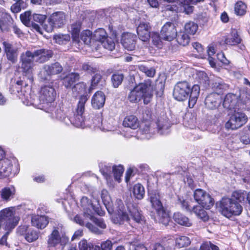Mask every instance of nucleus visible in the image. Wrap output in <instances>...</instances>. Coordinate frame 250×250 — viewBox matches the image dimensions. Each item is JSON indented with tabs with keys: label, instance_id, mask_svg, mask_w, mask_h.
Instances as JSON below:
<instances>
[{
	"label": "nucleus",
	"instance_id": "nucleus-1",
	"mask_svg": "<svg viewBox=\"0 0 250 250\" xmlns=\"http://www.w3.org/2000/svg\"><path fill=\"white\" fill-rule=\"evenodd\" d=\"M87 100L88 97L86 96L80 98L76 109V114L74 113L70 117H65L61 108H56L52 105L44 110L50 113L52 118L63 122L66 125L72 124L77 127H84L91 125L83 116L84 105Z\"/></svg>",
	"mask_w": 250,
	"mask_h": 250
},
{
	"label": "nucleus",
	"instance_id": "nucleus-2",
	"mask_svg": "<svg viewBox=\"0 0 250 250\" xmlns=\"http://www.w3.org/2000/svg\"><path fill=\"white\" fill-rule=\"evenodd\" d=\"M189 93L188 106L192 108L196 104L199 95V86L194 84L191 88L190 85L186 81L178 82L174 86L173 95L177 101H182L187 99Z\"/></svg>",
	"mask_w": 250,
	"mask_h": 250
},
{
	"label": "nucleus",
	"instance_id": "nucleus-3",
	"mask_svg": "<svg viewBox=\"0 0 250 250\" xmlns=\"http://www.w3.org/2000/svg\"><path fill=\"white\" fill-rule=\"evenodd\" d=\"M81 206L83 209V213L82 215H77L74 218V221L76 223L81 226L85 225L91 232L100 234L103 231L98 229L96 227L89 222H87L88 218H91V215L93 213V211L97 212L100 215H103V213L99 212V208H95L91 201L86 197H83L81 200Z\"/></svg>",
	"mask_w": 250,
	"mask_h": 250
},
{
	"label": "nucleus",
	"instance_id": "nucleus-4",
	"mask_svg": "<svg viewBox=\"0 0 250 250\" xmlns=\"http://www.w3.org/2000/svg\"><path fill=\"white\" fill-rule=\"evenodd\" d=\"M153 97V87L150 80L139 83L130 90L127 99L131 103H138L143 100L144 103L147 104Z\"/></svg>",
	"mask_w": 250,
	"mask_h": 250
},
{
	"label": "nucleus",
	"instance_id": "nucleus-5",
	"mask_svg": "<svg viewBox=\"0 0 250 250\" xmlns=\"http://www.w3.org/2000/svg\"><path fill=\"white\" fill-rule=\"evenodd\" d=\"M148 194L152 207L156 211V215L154 216L155 221L165 226L167 225L170 220V217L163 206L159 193L157 191H151L149 192Z\"/></svg>",
	"mask_w": 250,
	"mask_h": 250
},
{
	"label": "nucleus",
	"instance_id": "nucleus-6",
	"mask_svg": "<svg viewBox=\"0 0 250 250\" xmlns=\"http://www.w3.org/2000/svg\"><path fill=\"white\" fill-rule=\"evenodd\" d=\"M218 209L223 215L228 218L239 215L243 210L242 206L230 198H223L218 203Z\"/></svg>",
	"mask_w": 250,
	"mask_h": 250
},
{
	"label": "nucleus",
	"instance_id": "nucleus-7",
	"mask_svg": "<svg viewBox=\"0 0 250 250\" xmlns=\"http://www.w3.org/2000/svg\"><path fill=\"white\" fill-rule=\"evenodd\" d=\"M69 241L68 237L62 225L53 227L51 233L48 236L47 244L49 248H55L61 245L63 248Z\"/></svg>",
	"mask_w": 250,
	"mask_h": 250
},
{
	"label": "nucleus",
	"instance_id": "nucleus-8",
	"mask_svg": "<svg viewBox=\"0 0 250 250\" xmlns=\"http://www.w3.org/2000/svg\"><path fill=\"white\" fill-rule=\"evenodd\" d=\"M20 221V217L16 215L15 208H5L0 211V224L5 230L10 231L15 228Z\"/></svg>",
	"mask_w": 250,
	"mask_h": 250
},
{
	"label": "nucleus",
	"instance_id": "nucleus-9",
	"mask_svg": "<svg viewBox=\"0 0 250 250\" xmlns=\"http://www.w3.org/2000/svg\"><path fill=\"white\" fill-rule=\"evenodd\" d=\"M56 93L52 86H44L41 88L39 100L40 103L38 108L42 110H46L55 100Z\"/></svg>",
	"mask_w": 250,
	"mask_h": 250
},
{
	"label": "nucleus",
	"instance_id": "nucleus-10",
	"mask_svg": "<svg viewBox=\"0 0 250 250\" xmlns=\"http://www.w3.org/2000/svg\"><path fill=\"white\" fill-rule=\"evenodd\" d=\"M248 121V118L245 113L234 111L225 124V127L228 129L236 130L243 126Z\"/></svg>",
	"mask_w": 250,
	"mask_h": 250
},
{
	"label": "nucleus",
	"instance_id": "nucleus-11",
	"mask_svg": "<svg viewBox=\"0 0 250 250\" xmlns=\"http://www.w3.org/2000/svg\"><path fill=\"white\" fill-rule=\"evenodd\" d=\"M115 212V216L113 217L114 223L123 224L125 222L130 224V217L127 213L123 201L120 199H117L113 208Z\"/></svg>",
	"mask_w": 250,
	"mask_h": 250
},
{
	"label": "nucleus",
	"instance_id": "nucleus-12",
	"mask_svg": "<svg viewBox=\"0 0 250 250\" xmlns=\"http://www.w3.org/2000/svg\"><path fill=\"white\" fill-rule=\"evenodd\" d=\"M48 24L44 23L43 29L47 32H51L54 28H59L62 26L65 22V16L62 12L53 13L49 17Z\"/></svg>",
	"mask_w": 250,
	"mask_h": 250
},
{
	"label": "nucleus",
	"instance_id": "nucleus-13",
	"mask_svg": "<svg viewBox=\"0 0 250 250\" xmlns=\"http://www.w3.org/2000/svg\"><path fill=\"white\" fill-rule=\"evenodd\" d=\"M62 71V65L58 62L44 65L41 69L39 76L43 81L48 80L50 76L60 73Z\"/></svg>",
	"mask_w": 250,
	"mask_h": 250
},
{
	"label": "nucleus",
	"instance_id": "nucleus-14",
	"mask_svg": "<svg viewBox=\"0 0 250 250\" xmlns=\"http://www.w3.org/2000/svg\"><path fill=\"white\" fill-rule=\"evenodd\" d=\"M193 196L195 200L206 209H209L213 205V200L210 195L202 189H196Z\"/></svg>",
	"mask_w": 250,
	"mask_h": 250
},
{
	"label": "nucleus",
	"instance_id": "nucleus-15",
	"mask_svg": "<svg viewBox=\"0 0 250 250\" xmlns=\"http://www.w3.org/2000/svg\"><path fill=\"white\" fill-rule=\"evenodd\" d=\"M18 233L24 235L25 239L31 243L36 241L39 236V232L32 229L29 226L21 225L17 229Z\"/></svg>",
	"mask_w": 250,
	"mask_h": 250
},
{
	"label": "nucleus",
	"instance_id": "nucleus-16",
	"mask_svg": "<svg viewBox=\"0 0 250 250\" xmlns=\"http://www.w3.org/2000/svg\"><path fill=\"white\" fill-rule=\"evenodd\" d=\"M161 36L162 40L170 42L177 36V32L174 24L167 22L162 27Z\"/></svg>",
	"mask_w": 250,
	"mask_h": 250
},
{
	"label": "nucleus",
	"instance_id": "nucleus-17",
	"mask_svg": "<svg viewBox=\"0 0 250 250\" xmlns=\"http://www.w3.org/2000/svg\"><path fill=\"white\" fill-rule=\"evenodd\" d=\"M222 102L221 95L216 93H212L206 97L205 104L207 108L211 110L218 108Z\"/></svg>",
	"mask_w": 250,
	"mask_h": 250
},
{
	"label": "nucleus",
	"instance_id": "nucleus-18",
	"mask_svg": "<svg viewBox=\"0 0 250 250\" xmlns=\"http://www.w3.org/2000/svg\"><path fill=\"white\" fill-rule=\"evenodd\" d=\"M136 40L137 37L135 35L130 33H125L122 35L121 43L125 49L132 51L135 48Z\"/></svg>",
	"mask_w": 250,
	"mask_h": 250
},
{
	"label": "nucleus",
	"instance_id": "nucleus-19",
	"mask_svg": "<svg viewBox=\"0 0 250 250\" xmlns=\"http://www.w3.org/2000/svg\"><path fill=\"white\" fill-rule=\"evenodd\" d=\"M139 39L143 42H147L150 37V26L148 22H142L137 28Z\"/></svg>",
	"mask_w": 250,
	"mask_h": 250
},
{
	"label": "nucleus",
	"instance_id": "nucleus-20",
	"mask_svg": "<svg viewBox=\"0 0 250 250\" xmlns=\"http://www.w3.org/2000/svg\"><path fill=\"white\" fill-rule=\"evenodd\" d=\"M16 194V189L13 186L5 187L0 190V201L8 202L12 200Z\"/></svg>",
	"mask_w": 250,
	"mask_h": 250
},
{
	"label": "nucleus",
	"instance_id": "nucleus-21",
	"mask_svg": "<svg viewBox=\"0 0 250 250\" xmlns=\"http://www.w3.org/2000/svg\"><path fill=\"white\" fill-rule=\"evenodd\" d=\"M3 45L7 59L12 63L16 62L18 57V49L7 42H4Z\"/></svg>",
	"mask_w": 250,
	"mask_h": 250
},
{
	"label": "nucleus",
	"instance_id": "nucleus-22",
	"mask_svg": "<svg viewBox=\"0 0 250 250\" xmlns=\"http://www.w3.org/2000/svg\"><path fill=\"white\" fill-rule=\"evenodd\" d=\"M33 54L36 61L42 63L47 61L51 58L53 52L51 50L42 48L35 50Z\"/></svg>",
	"mask_w": 250,
	"mask_h": 250
},
{
	"label": "nucleus",
	"instance_id": "nucleus-23",
	"mask_svg": "<svg viewBox=\"0 0 250 250\" xmlns=\"http://www.w3.org/2000/svg\"><path fill=\"white\" fill-rule=\"evenodd\" d=\"M12 161L8 159L0 160V177L3 178L8 176L11 173Z\"/></svg>",
	"mask_w": 250,
	"mask_h": 250
},
{
	"label": "nucleus",
	"instance_id": "nucleus-24",
	"mask_svg": "<svg viewBox=\"0 0 250 250\" xmlns=\"http://www.w3.org/2000/svg\"><path fill=\"white\" fill-rule=\"evenodd\" d=\"M224 38V43L229 45H237L241 41L237 31L235 29H231L230 33Z\"/></svg>",
	"mask_w": 250,
	"mask_h": 250
},
{
	"label": "nucleus",
	"instance_id": "nucleus-25",
	"mask_svg": "<svg viewBox=\"0 0 250 250\" xmlns=\"http://www.w3.org/2000/svg\"><path fill=\"white\" fill-rule=\"evenodd\" d=\"M48 222V218L44 215H35L31 218L32 226L41 229L45 228Z\"/></svg>",
	"mask_w": 250,
	"mask_h": 250
},
{
	"label": "nucleus",
	"instance_id": "nucleus-26",
	"mask_svg": "<svg viewBox=\"0 0 250 250\" xmlns=\"http://www.w3.org/2000/svg\"><path fill=\"white\" fill-rule=\"evenodd\" d=\"M105 100V97L104 93L100 91H97L92 98V105L95 109H100L104 106Z\"/></svg>",
	"mask_w": 250,
	"mask_h": 250
},
{
	"label": "nucleus",
	"instance_id": "nucleus-27",
	"mask_svg": "<svg viewBox=\"0 0 250 250\" xmlns=\"http://www.w3.org/2000/svg\"><path fill=\"white\" fill-rule=\"evenodd\" d=\"M30 16L31 14L29 12H25L24 13L21 14L20 16V19L21 22L27 26H32L36 31L42 34L41 28L40 26L35 23L30 22Z\"/></svg>",
	"mask_w": 250,
	"mask_h": 250
},
{
	"label": "nucleus",
	"instance_id": "nucleus-28",
	"mask_svg": "<svg viewBox=\"0 0 250 250\" xmlns=\"http://www.w3.org/2000/svg\"><path fill=\"white\" fill-rule=\"evenodd\" d=\"M81 22L77 21L71 25L70 32L72 38L75 42L79 44L80 42V32L81 30Z\"/></svg>",
	"mask_w": 250,
	"mask_h": 250
},
{
	"label": "nucleus",
	"instance_id": "nucleus-29",
	"mask_svg": "<svg viewBox=\"0 0 250 250\" xmlns=\"http://www.w3.org/2000/svg\"><path fill=\"white\" fill-rule=\"evenodd\" d=\"M212 88L214 93L219 94L223 93L229 88L228 84H226L220 78L216 79L212 84Z\"/></svg>",
	"mask_w": 250,
	"mask_h": 250
},
{
	"label": "nucleus",
	"instance_id": "nucleus-30",
	"mask_svg": "<svg viewBox=\"0 0 250 250\" xmlns=\"http://www.w3.org/2000/svg\"><path fill=\"white\" fill-rule=\"evenodd\" d=\"M123 125L125 127L135 129L139 126V124L138 120L136 116L129 115L125 118Z\"/></svg>",
	"mask_w": 250,
	"mask_h": 250
},
{
	"label": "nucleus",
	"instance_id": "nucleus-31",
	"mask_svg": "<svg viewBox=\"0 0 250 250\" xmlns=\"http://www.w3.org/2000/svg\"><path fill=\"white\" fill-rule=\"evenodd\" d=\"M237 99L236 95L231 93L227 94L223 102L224 106L229 109L234 108L236 106Z\"/></svg>",
	"mask_w": 250,
	"mask_h": 250
},
{
	"label": "nucleus",
	"instance_id": "nucleus-32",
	"mask_svg": "<svg viewBox=\"0 0 250 250\" xmlns=\"http://www.w3.org/2000/svg\"><path fill=\"white\" fill-rule=\"evenodd\" d=\"M173 219L177 223L182 226L188 227L192 225L191 222L187 217L179 212L174 213Z\"/></svg>",
	"mask_w": 250,
	"mask_h": 250
},
{
	"label": "nucleus",
	"instance_id": "nucleus-33",
	"mask_svg": "<svg viewBox=\"0 0 250 250\" xmlns=\"http://www.w3.org/2000/svg\"><path fill=\"white\" fill-rule=\"evenodd\" d=\"M154 132V131H152L150 126L146 125L143 129H140L137 131L136 137L138 139H148Z\"/></svg>",
	"mask_w": 250,
	"mask_h": 250
},
{
	"label": "nucleus",
	"instance_id": "nucleus-34",
	"mask_svg": "<svg viewBox=\"0 0 250 250\" xmlns=\"http://www.w3.org/2000/svg\"><path fill=\"white\" fill-rule=\"evenodd\" d=\"M194 78L198 83L205 86L209 84V78L208 75L204 71H196Z\"/></svg>",
	"mask_w": 250,
	"mask_h": 250
},
{
	"label": "nucleus",
	"instance_id": "nucleus-35",
	"mask_svg": "<svg viewBox=\"0 0 250 250\" xmlns=\"http://www.w3.org/2000/svg\"><path fill=\"white\" fill-rule=\"evenodd\" d=\"M86 89V85L83 82L75 84L72 88V90L75 96L77 94H83L80 98L83 96H86L88 99L89 97L87 94H85Z\"/></svg>",
	"mask_w": 250,
	"mask_h": 250
},
{
	"label": "nucleus",
	"instance_id": "nucleus-36",
	"mask_svg": "<svg viewBox=\"0 0 250 250\" xmlns=\"http://www.w3.org/2000/svg\"><path fill=\"white\" fill-rule=\"evenodd\" d=\"M79 79V75L77 73H71L63 79V84L65 87L71 88L73 83Z\"/></svg>",
	"mask_w": 250,
	"mask_h": 250
},
{
	"label": "nucleus",
	"instance_id": "nucleus-37",
	"mask_svg": "<svg viewBox=\"0 0 250 250\" xmlns=\"http://www.w3.org/2000/svg\"><path fill=\"white\" fill-rule=\"evenodd\" d=\"M100 171L106 179L107 184H108L110 187H113L114 184L111 176V167L105 166L104 167L101 168Z\"/></svg>",
	"mask_w": 250,
	"mask_h": 250
},
{
	"label": "nucleus",
	"instance_id": "nucleus-38",
	"mask_svg": "<svg viewBox=\"0 0 250 250\" xmlns=\"http://www.w3.org/2000/svg\"><path fill=\"white\" fill-rule=\"evenodd\" d=\"M203 208L201 206H196L193 207L191 211L204 221H207L208 219V216Z\"/></svg>",
	"mask_w": 250,
	"mask_h": 250
},
{
	"label": "nucleus",
	"instance_id": "nucleus-39",
	"mask_svg": "<svg viewBox=\"0 0 250 250\" xmlns=\"http://www.w3.org/2000/svg\"><path fill=\"white\" fill-rule=\"evenodd\" d=\"M248 193L245 191L238 190L233 192L232 197L233 200H236L241 203H245L247 201Z\"/></svg>",
	"mask_w": 250,
	"mask_h": 250
},
{
	"label": "nucleus",
	"instance_id": "nucleus-40",
	"mask_svg": "<svg viewBox=\"0 0 250 250\" xmlns=\"http://www.w3.org/2000/svg\"><path fill=\"white\" fill-rule=\"evenodd\" d=\"M93 39L102 42L107 37V33L103 28H99L92 34Z\"/></svg>",
	"mask_w": 250,
	"mask_h": 250
},
{
	"label": "nucleus",
	"instance_id": "nucleus-41",
	"mask_svg": "<svg viewBox=\"0 0 250 250\" xmlns=\"http://www.w3.org/2000/svg\"><path fill=\"white\" fill-rule=\"evenodd\" d=\"M145 189L140 184H136L133 187V193L136 198L141 200L143 198L145 195Z\"/></svg>",
	"mask_w": 250,
	"mask_h": 250
},
{
	"label": "nucleus",
	"instance_id": "nucleus-42",
	"mask_svg": "<svg viewBox=\"0 0 250 250\" xmlns=\"http://www.w3.org/2000/svg\"><path fill=\"white\" fill-rule=\"evenodd\" d=\"M175 240L176 245L179 248L186 247L190 244V239L186 236L177 235Z\"/></svg>",
	"mask_w": 250,
	"mask_h": 250
},
{
	"label": "nucleus",
	"instance_id": "nucleus-43",
	"mask_svg": "<svg viewBox=\"0 0 250 250\" xmlns=\"http://www.w3.org/2000/svg\"><path fill=\"white\" fill-rule=\"evenodd\" d=\"M34 59L33 53L30 51H27L21 55L20 62H21L34 63Z\"/></svg>",
	"mask_w": 250,
	"mask_h": 250
},
{
	"label": "nucleus",
	"instance_id": "nucleus-44",
	"mask_svg": "<svg viewBox=\"0 0 250 250\" xmlns=\"http://www.w3.org/2000/svg\"><path fill=\"white\" fill-rule=\"evenodd\" d=\"M101 198L104 206L107 210H108L109 208L112 206V201L107 190L103 189L102 190Z\"/></svg>",
	"mask_w": 250,
	"mask_h": 250
},
{
	"label": "nucleus",
	"instance_id": "nucleus-45",
	"mask_svg": "<svg viewBox=\"0 0 250 250\" xmlns=\"http://www.w3.org/2000/svg\"><path fill=\"white\" fill-rule=\"evenodd\" d=\"M198 28V25L192 21H189L186 23L185 25V32L189 34L194 35L196 33Z\"/></svg>",
	"mask_w": 250,
	"mask_h": 250
},
{
	"label": "nucleus",
	"instance_id": "nucleus-46",
	"mask_svg": "<svg viewBox=\"0 0 250 250\" xmlns=\"http://www.w3.org/2000/svg\"><path fill=\"white\" fill-rule=\"evenodd\" d=\"M124 170L123 167L121 165L114 166L112 167V172L114 175V179L119 183L121 182V178L123 174Z\"/></svg>",
	"mask_w": 250,
	"mask_h": 250
},
{
	"label": "nucleus",
	"instance_id": "nucleus-47",
	"mask_svg": "<svg viewBox=\"0 0 250 250\" xmlns=\"http://www.w3.org/2000/svg\"><path fill=\"white\" fill-rule=\"evenodd\" d=\"M239 98L243 104H246L250 102V92L246 89L241 90Z\"/></svg>",
	"mask_w": 250,
	"mask_h": 250
},
{
	"label": "nucleus",
	"instance_id": "nucleus-48",
	"mask_svg": "<svg viewBox=\"0 0 250 250\" xmlns=\"http://www.w3.org/2000/svg\"><path fill=\"white\" fill-rule=\"evenodd\" d=\"M92 39H93L92 32L89 30H85L81 33L80 40H81L85 44H89Z\"/></svg>",
	"mask_w": 250,
	"mask_h": 250
},
{
	"label": "nucleus",
	"instance_id": "nucleus-49",
	"mask_svg": "<svg viewBox=\"0 0 250 250\" xmlns=\"http://www.w3.org/2000/svg\"><path fill=\"white\" fill-rule=\"evenodd\" d=\"M247 6L242 1H240L235 4V12L238 15H243L246 12Z\"/></svg>",
	"mask_w": 250,
	"mask_h": 250
},
{
	"label": "nucleus",
	"instance_id": "nucleus-50",
	"mask_svg": "<svg viewBox=\"0 0 250 250\" xmlns=\"http://www.w3.org/2000/svg\"><path fill=\"white\" fill-rule=\"evenodd\" d=\"M124 79V75L122 74H113L111 78V81L114 87H118L120 85Z\"/></svg>",
	"mask_w": 250,
	"mask_h": 250
},
{
	"label": "nucleus",
	"instance_id": "nucleus-51",
	"mask_svg": "<svg viewBox=\"0 0 250 250\" xmlns=\"http://www.w3.org/2000/svg\"><path fill=\"white\" fill-rule=\"evenodd\" d=\"M139 69L147 76L153 77L155 74V70L153 67H147L143 65H139Z\"/></svg>",
	"mask_w": 250,
	"mask_h": 250
},
{
	"label": "nucleus",
	"instance_id": "nucleus-52",
	"mask_svg": "<svg viewBox=\"0 0 250 250\" xmlns=\"http://www.w3.org/2000/svg\"><path fill=\"white\" fill-rule=\"evenodd\" d=\"M189 37L187 34H180L177 38V41L179 44L186 46L189 42Z\"/></svg>",
	"mask_w": 250,
	"mask_h": 250
},
{
	"label": "nucleus",
	"instance_id": "nucleus-53",
	"mask_svg": "<svg viewBox=\"0 0 250 250\" xmlns=\"http://www.w3.org/2000/svg\"><path fill=\"white\" fill-rule=\"evenodd\" d=\"M21 68L25 75L31 74L33 70L34 63L21 62Z\"/></svg>",
	"mask_w": 250,
	"mask_h": 250
},
{
	"label": "nucleus",
	"instance_id": "nucleus-54",
	"mask_svg": "<svg viewBox=\"0 0 250 250\" xmlns=\"http://www.w3.org/2000/svg\"><path fill=\"white\" fill-rule=\"evenodd\" d=\"M103 46L109 50L112 51L115 48V43L113 40L110 38H106L101 42Z\"/></svg>",
	"mask_w": 250,
	"mask_h": 250
},
{
	"label": "nucleus",
	"instance_id": "nucleus-55",
	"mask_svg": "<svg viewBox=\"0 0 250 250\" xmlns=\"http://www.w3.org/2000/svg\"><path fill=\"white\" fill-rule=\"evenodd\" d=\"M132 218L136 222L140 223L142 221V216L138 209L133 208L132 210H129Z\"/></svg>",
	"mask_w": 250,
	"mask_h": 250
},
{
	"label": "nucleus",
	"instance_id": "nucleus-56",
	"mask_svg": "<svg viewBox=\"0 0 250 250\" xmlns=\"http://www.w3.org/2000/svg\"><path fill=\"white\" fill-rule=\"evenodd\" d=\"M89 220L92 221L95 225L102 229H104L106 227V225L103 219L94 217L93 214L91 215V218L87 219V222H88Z\"/></svg>",
	"mask_w": 250,
	"mask_h": 250
},
{
	"label": "nucleus",
	"instance_id": "nucleus-57",
	"mask_svg": "<svg viewBox=\"0 0 250 250\" xmlns=\"http://www.w3.org/2000/svg\"><path fill=\"white\" fill-rule=\"evenodd\" d=\"M161 34L158 33H153L152 34V40L154 45L158 48H161L162 46V42L161 41Z\"/></svg>",
	"mask_w": 250,
	"mask_h": 250
},
{
	"label": "nucleus",
	"instance_id": "nucleus-58",
	"mask_svg": "<svg viewBox=\"0 0 250 250\" xmlns=\"http://www.w3.org/2000/svg\"><path fill=\"white\" fill-rule=\"evenodd\" d=\"M158 131L161 134H167L168 132L169 126L166 124L163 123L162 122L159 121L157 123Z\"/></svg>",
	"mask_w": 250,
	"mask_h": 250
},
{
	"label": "nucleus",
	"instance_id": "nucleus-59",
	"mask_svg": "<svg viewBox=\"0 0 250 250\" xmlns=\"http://www.w3.org/2000/svg\"><path fill=\"white\" fill-rule=\"evenodd\" d=\"M102 76L99 74H96L91 79V86L89 88V92L91 91L101 81Z\"/></svg>",
	"mask_w": 250,
	"mask_h": 250
},
{
	"label": "nucleus",
	"instance_id": "nucleus-60",
	"mask_svg": "<svg viewBox=\"0 0 250 250\" xmlns=\"http://www.w3.org/2000/svg\"><path fill=\"white\" fill-rule=\"evenodd\" d=\"M69 36L66 35H58L54 37L56 42L59 44H63L69 40Z\"/></svg>",
	"mask_w": 250,
	"mask_h": 250
},
{
	"label": "nucleus",
	"instance_id": "nucleus-61",
	"mask_svg": "<svg viewBox=\"0 0 250 250\" xmlns=\"http://www.w3.org/2000/svg\"><path fill=\"white\" fill-rule=\"evenodd\" d=\"M33 20L35 21L39 22L43 26L44 23L43 22L46 19V16L43 15L35 14L33 15Z\"/></svg>",
	"mask_w": 250,
	"mask_h": 250
},
{
	"label": "nucleus",
	"instance_id": "nucleus-62",
	"mask_svg": "<svg viewBox=\"0 0 250 250\" xmlns=\"http://www.w3.org/2000/svg\"><path fill=\"white\" fill-rule=\"evenodd\" d=\"M22 100L23 103L26 105H34L38 106L39 104L36 103L35 100L31 97V95H30L29 98H28V96H27L26 97H25L24 99H22Z\"/></svg>",
	"mask_w": 250,
	"mask_h": 250
},
{
	"label": "nucleus",
	"instance_id": "nucleus-63",
	"mask_svg": "<svg viewBox=\"0 0 250 250\" xmlns=\"http://www.w3.org/2000/svg\"><path fill=\"white\" fill-rule=\"evenodd\" d=\"M82 68L83 70L87 72L88 73H95L97 70V68L92 66L88 63H84L83 64Z\"/></svg>",
	"mask_w": 250,
	"mask_h": 250
},
{
	"label": "nucleus",
	"instance_id": "nucleus-64",
	"mask_svg": "<svg viewBox=\"0 0 250 250\" xmlns=\"http://www.w3.org/2000/svg\"><path fill=\"white\" fill-rule=\"evenodd\" d=\"M101 248L103 250H112V243L110 240H106L101 244Z\"/></svg>",
	"mask_w": 250,
	"mask_h": 250
}]
</instances>
